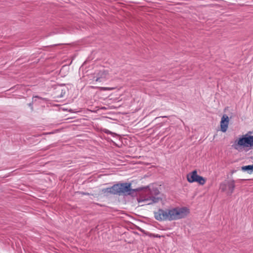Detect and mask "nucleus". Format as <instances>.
<instances>
[{
    "instance_id": "f257e3e1",
    "label": "nucleus",
    "mask_w": 253,
    "mask_h": 253,
    "mask_svg": "<svg viewBox=\"0 0 253 253\" xmlns=\"http://www.w3.org/2000/svg\"><path fill=\"white\" fill-rule=\"evenodd\" d=\"M142 189V188L136 189L131 188V183L125 182L117 183L112 186L103 189L102 191L108 196L109 194L118 195H130L132 197L137 196V192Z\"/></svg>"
},
{
    "instance_id": "f03ea898",
    "label": "nucleus",
    "mask_w": 253,
    "mask_h": 253,
    "mask_svg": "<svg viewBox=\"0 0 253 253\" xmlns=\"http://www.w3.org/2000/svg\"><path fill=\"white\" fill-rule=\"evenodd\" d=\"M189 210L185 207H176L166 211L159 209V220H176L185 217Z\"/></svg>"
},
{
    "instance_id": "7ed1b4c3",
    "label": "nucleus",
    "mask_w": 253,
    "mask_h": 253,
    "mask_svg": "<svg viewBox=\"0 0 253 253\" xmlns=\"http://www.w3.org/2000/svg\"><path fill=\"white\" fill-rule=\"evenodd\" d=\"M249 133H252V132L249 131L248 133L243 135L239 138L238 141L236 140L235 141L233 146L235 149L237 150L238 146L253 147V135H250L249 134Z\"/></svg>"
},
{
    "instance_id": "20e7f679",
    "label": "nucleus",
    "mask_w": 253,
    "mask_h": 253,
    "mask_svg": "<svg viewBox=\"0 0 253 253\" xmlns=\"http://www.w3.org/2000/svg\"><path fill=\"white\" fill-rule=\"evenodd\" d=\"M229 118L226 115H224L221 118L220 121V128L221 131L223 132L226 131L229 124Z\"/></svg>"
},
{
    "instance_id": "39448f33",
    "label": "nucleus",
    "mask_w": 253,
    "mask_h": 253,
    "mask_svg": "<svg viewBox=\"0 0 253 253\" xmlns=\"http://www.w3.org/2000/svg\"><path fill=\"white\" fill-rule=\"evenodd\" d=\"M198 175L197 170H194L187 174V180L189 183L196 182Z\"/></svg>"
},
{
    "instance_id": "423d86ee",
    "label": "nucleus",
    "mask_w": 253,
    "mask_h": 253,
    "mask_svg": "<svg viewBox=\"0 0 253 253\" xmlns=\"http://www.w3.org/2000/svg\"><path fill=\"white\" fill-rule=\"evenodd\" d=\"M108 75V71L104 70L100 71L97 74L96 79H95V81H100L101 79L106 78Z\"/></svg>"
},
{
    "instance_id": "0eeeda50",
    "label": "nucleus",
    "mask_w": 253,
    "mask_h": 253,
    "mask_svg": "<svg viewBox=\"0 0 253 253\" xmlns=\"http://www.w3.org/2000/svg\"><path fill=\"white\" fill-rule=\"evenodd\" d=\"M227 186L229 189L228 194L231 195L235 187V181L234 180L229 181L227 183Z\"/></svg>"
},
{
    "instance_id": "6e6552de",
    "label": "nucleus",
    "mask_w": 253,
    "mask_h": 253,
    "mask_svg": "<svg viewBox=\"0 0 253 253\" xmlns=\"http://www.w3.org/2000/svg\"><path fill=\"white\" fill-rule=\"evenodd\" d=\"M241 169L244 172H247L249 174H252L253 173V164L252 165L242 166Z\"/></svg>"
},
{
    "instance_id": "1a4fd4ad",
    "label": "nucleus",
    "mask_w": 253,
    "mask_h": 253,
    "mask_svg": "<svg viewBox=\"0 0 253 253\" xmlns=\"http://www.w3.org/2000/svg\"><path fill=\"white\" fill-rule=\"evenodd\" d=\"M196 182H198L200 185H204L206 182V179L203 176L198 175Z\"/></svg>"
},
{
    "instance_id": "9d476101",
    "label": "nucleus",
    "mask_w": 253,
    "mask_h": 253,
    "mask_svg": "<svg viewBox=\"0 0 253 253\" xmlns=\"http://www.w3.org/2000/svg\"><path fill=\"white\" fill-rule=\"evenodd\" d=\"M36 98H39V99H42V100H45V98H42V97H40L39 96H34L33 98L32 102L31 103H30L29 104H28L29 106H30L31 107L32 110L33 109V102H35L36 101Z\"/></svg>"
},
{
    "instance_id": "9b49d317",
    "label": "nucleus",
    "mask_w": 253,
    "mask_h": 253,
    "mask_svg": "<svg viewBox=\"0 0 253 253\" xmlns=\"http://www.w3.org/2000/svg\"><path fill=\"white\" fill-rule=\"evenodd\" d=\"M220 189L222 191L224 192L226 190V185L225 184H221L220 185Z\"/></svg>"
},
{
    "instance_id": "f8f14e48",
    "label": "nucleus",
    "mask_w": 253,
    "mask_h": 253,
    "mask_svg": "<svg viewBox=\"0 0 253 253\" xmlns=\"http://www.w3.org/2000/svg\"><path fill=\"white\" fill-rule=\"evenodd\" d=\"M99 88H100V90H103V91L110 90L112 89L111 88L106 87H100Z\"/></svg>"
},
{
    "instance_id": "ddd939ff",
    "label": "nucleus",
    "mask_w": 253,
    "mask_h": 253,
    "mask_svg": "<svg viewBox=\"0 0 253 253\" xmlns=\"http://www.w3.org/2000/svg\"><path fill=\"white\" fill-rule=\"evenodd\" d=\"M167 118V117H166V116H159V119H160V118H162V119H163V118ZM160 120H159V127H160V126H163V123H162V122H160Z\"/></svg>"
},
{
    "instance_id": "4468645a",
    "label": "nucleus",
    "mask_w": 253,
    "mask_h": 253,
    "mask_svg": "<svg viewBox=\"0 0 253 253\" xmlns=\"http://www.w3.org/2000/svg\"><path fill=\"white\" fill-rule=\"evenodd\" d=\"M155 217L156 219L158 220V213L157 212H154Z\"/></svg>"
},
{
    "instance_id": "2eb2a0df",
    "label": "nucleus",
    "mask_w": 253,
    "mask_h": 253,
    "mask_svg": "<svg viewBox=\"0 0 253 253\" xmlns=\"http://www.w3.org/2000/svg\"><path fill=\"white\" fill-rule=\"evenodd\" d=\"M80 193L81 194L84 195H89V193L84 192H81Z\"/></svg>"
},
{
    "instance_id": "dca6fc26",
    "label": "nucleus",
    "mask_w": 253,
    "mask_h": 253,
    "mask_svg": "<svg viewBox=\"0 0 253 253\" xmlns=\"http://www.w3.org/2000/svg\"><path fill=\"white\" fill-rule=\"evenodd\" d=\"M153 198L154 199V200H153V201H154V202H157V200H158V198H155V197H153Z\"/></svg>"
},
{
    "instance_id": "f3484780",
    "label": "nucleus",
    "mask_w": 253,
    "mask_h": 253,
    "mask_svg": "<svg viewBox=\"0 0 253 253\" xmlns=\"http://www.w3.org/2000/svg\"><path fill=\"white\" fill-rule=\"evenodd\" d=\"M105 133H106L109 134V133H110L111 132H110L109 130H106L105 131Z\"/></svg>"
},
{
    "instance_id": "a211bd4d",
    "label": "nucleus",
    "mask_w": 253,
    "mask_h": 253,
    "mask_svg": "<svg viewBox=\"0 0 253 253\" xmlns=\"http://www.w3.org/2000/svg\"><path fill=\"white\" fill-rule=\"evenodd\" d=\"M159 201H160V200H161L162 199H161L160 197H159Z\"/></svg>"
},
{
    "instance_id": "6ab92c4d",
    "label": "nucleus",
    "mask_w": 253,
    "mask_h": 253,
    "mask_svg": "<svg viewBox=\"0 0 253 253\" xmlns=\"http://www.w3.org/2000/svg\"><path fill=\"white\" fill-rule=\"evenodd\" d=\"M156 237H158V235H157L156 236Z\"/></svg>"
}]
</instances>
